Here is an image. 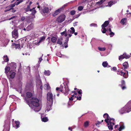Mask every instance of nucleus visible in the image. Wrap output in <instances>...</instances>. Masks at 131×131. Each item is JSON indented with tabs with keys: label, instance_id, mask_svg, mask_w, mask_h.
<instances>
[{
	"label": "nucleus",
	"instance_id": "obj_32",
	"mask_svg": "<svg viewBox=\"0 0 131 131\" xmlns=\"http://www.w3.org/2000/svg\"><path fill=\"white\" fill-rule=\"evenodd\" d=\"M82 96V95H79V96H75L74 97L75 98H77V100H80L81 99Z\"/></svg>",
	"mask_w": 131,
	"mask_h": 131
},
{
	"label": "nucleus",
	"instance_id": "obj_43",
	"mask_svg": "<svg viewBox=\"0 0 131 131\" xmlns=\"http://www.w3.org/2000/svg\"><path fill=\"white\" fill-rule=\"evenodd\" d=\"M45 37L43 36L40 38V40L39 41H42L44 40L45 39Z\"/></svg>",
	"mask_w": 131,
	"mask_h": 131
},
{
	"label": "nucleus",
	"instance_id": "obj_53",
	"mask_svg": "<svg viewBox=\"0 0 131 131\" xmlns=\"http://www.w3.org/2000/svg\"><path fill=\"white\" fill-rule=\"evenodd\" d=\"M41 42V41H38V42H35V44L36 45L38 46L40 45V44Z\"/></svg>",
	"mask_w": 131,
	"mask_h": 131
},
{
	"label": "nucleus",
	"instance_id": "obj_62",
	"mask_svg": "<svg viewBox=\"0 0 131 131\" xmlns=\"http://www.w3.org/2000/svg\"><path fill=\"white\" fill-rule=\"evenodd\" d=\"M68 129L69 130H70V131H72V129L71 127H69L68 128Z\"/></svg>",
	"mask_w": 131,
	"mask_h": 131
},
{
	"label": "nucleus",
	"instance_id": "obj_17",
	"mask_svg": "<svg viewBox=\"0 0 131 131\" xmlns=\"http://www.w3.org/2000/svg\"><path fill=\"white\" fill-rule=\"evenodd\" d=\"M3 58L4 61L6 62H7L9 61V59L7 55L4 56Z\"/></svg>",
	"mask_w": 131,
	"mask_h": 131
},
{
	"label": "nucleus",
	"instance_id": "obj_33",
	"mask_svg": "<svg viewBox=\"0 0 131 131\" xmlns=\"http://www.w3.org/2000/svg\"><path fill=\"white\" fill-rule=\"evenodd\" d=\"M125 127L123 125L121 126L118 129L119 131H121L122 130L124 129Z\"/></svg>",
	"mask_w": 131,
	"mask_h": 131
},
{
	"label": "nucleus",
	"instance_id": "obj_60",
	"mask_svg": "<svg viewBox=\"0 0 131 131\" xmlns=\"http://www.w3.org/2000/svg\"><path fill=\"white\" fill-rule=\"evenodd\" d=\"M11 10H12V12H13V13H14L16 11V10H15L14 8H12V9H11Z\"/></svg>",
	"mask_w": 131,
	"mask_h": 131
},
{
	"label": "nucleus",
	"instance_id": "obj_42",
	"mask_svg": "<svg viewBox=\"0 0 131 131\" xmlns=\"http://www.w3.org/2000/svg\"><path fill=\"white\" fill-rule=\"evenodd\" d=\"M68 37H67L66 38V41H68L69 40V37H70L72 35L69 34V32L68 33Z\"/></svg>",
	"mask_w": 131,
	"mask_h": 131
},
{
	"label": "nucleus",
	"instance_id": "obj_29",
	"mask_svg": "<svg viewBox=\"0 0 131 131\" xmlns=\"http://www.w3.org/2000/svg\"><path fill=\"white\" fill-rule=\"evenodd\" d=\"M125 85V81L124 80H122L121 81V84L119 85V86H121Z\"/></svg>",
	"mask_w": 131,
	"mask_h": 131
},
{
	"label": "nucleus",
	"instance_id": "obj_47",
	"mask_svg": "<svg viewBox=\"0 0 131 131\" xmlns=\"http://www.w3.org/2000/svg\"><path fill=\"white\" fill-rule=\"evenodd\" d=\"M51 41H56V38L54 37H53L51 38Z\"/></svg>",
	"mask_w": 131,
	"mask_h": 131
},
{
	"label": "nucleus",
	"instance_id": "obj_58",
	"mask_svg": "<svg viewBox=\"0 0 131 131\" xmlns=\"http://www.w3.org/2000/svg\"><path fill=\"white\" fill-rule=\"evenodd\" d=\"M114 35V32H110V35L111 36H113Z\"/></svg>",
	"mask_w": 131,
	"mask_h": 131
},
{
	"label": "nucleus",
	"instance_id": "obj_23",
	"mask_svg": "<svg viewBox=\"0 0 131 131\" xmlns=\"http://www.w3.org/2000/svg\"><path fill=\"white\" fill-rule=\"evenodd\" d=\"M16 2L15 3H14L13 4H11L10 5L6 7L5 8H7L8 7H10V8H13V7H14L15 6V5H16Z\"/></svg>",
	"mask_w": 131,
	"mask_h": 131
},
{
	"label": "nucleus",
	"instance_id": "obj_21",
	"mask_svg": "<svg viewBox=\"0 0 131 131\" xmlns=\"http://www.w3.org/2000/svg\"><path fill=\"white\" fill-rule=\"evenodd\" d=\"M44 74L47 76H49L50 75V72L49 70H45Z\"/></svg>",
	"mask_w": 131,
	"mask_h": 131
},
{
	"label": "nucleus",
	"instance_id": "obj_49",
	"mask_svg": "<svg viewBox=\"0 0 131 131\" xmlns=\"http://www.w3.org/2000/svg\"><path fill=\"white\" fill-rule=\"evenodd\" d=\"M78 93H79L80 95H82V91L81 90H80L79 91H78Z\"/></svg>",
	"mask_w": 131,
	"mask_h": 131
},
{
	"label": "nucleus",
	"instance_id": "obj_18",
	"mask_svg": "<svg viewBox=\"0 0 131 131\" xmlns=\"http://www.w3.org/2000/svg\"><path fill=\"white\" fill-rule=\"evenodd\" d=\"M33 24H31L27 27V29H28L27 30H29L30 29L32 28L33 27Z\"/></svg>",
	"mask_w": 131,
	"mask_h": 131
},
{
	"label": "nucleus",
	"instance_id": "obj_59",
	"mask_svg": "<svg viewBox=\"0 0 131 131\" xmlns=\"http://www.w3.org/2000/svg\"><path fill=\"white\" fill-rule=\"evenodd\" d=\"M12 8H10L9 9L6 10H5L4 12H6L7 11H9V10H11V9Z\"/></svg>",
	"mask_w": 131,
	"mask_h": 131
},
{
	"label": "nucleus",
	"instance_id": "obj_39",
	"mask_svg": "<svg viewBox=\"0 0 131 131\" xmlns=\"http://www.w3.org/2000/svg\"><path fill=\"white\" fill-rule=\"evenodd\" d=\"M75 13V11L74 10H73L71 11L70 12V14L71 15H74Z\"/></svg>",
	"mask_w": 131,
	"mask_h": 131
},
{
	"label": "nucleus",
	"instance_id": "obj_2",
	"mask_svg": "<svg viewBox=\"0 0 131 131\" xmlns=\"http://www.w3.org/2000/svg\"><path fill=\"white\" fill-rule=\"evenodd\" d=\"M103 117L105 118L104 121L107 123V126L109 129L112 130L113 129V126L115 124L114 119L110 118L107 113L104 114Z\"/></svg>",
	"mask_w": 131,
	"mask_h": 131
},
{
	"label": "nucleus",
	"instance_id": "obj_31",
	"mask_svg": "<svg viewBox=\"0 0 131 131\" xmlns=\"http://www.w3.org/2000/svg\"><path fill=\"white\" fill-rule=\"evenodd\" d=\"M71 30H70L69 31V32L70 33H72V34H73L75 32V30L74 28L72 27H71L70 28Z\"/></svg>",
	"mask_w": 131,
	"mask_h": 131
},
{
	"label": "nucleus",
	"instance_id": "obj_57",
	"mask_svg": "<svg viewBox=\"0 0 131 131\" xmlns=\"http://www.w3.org/2000/svg\"><path fill=\"white\" fill-rule=\"evenodd\" d=\"M69 33V32H68V31L67 32L66 31V33H65V34H64V35L65 37H67V36L68 33Z\"/></svg>",
	"mask_w": 131,
	"mask_h": 131
},
{
	"label": "nucleus",
	"instance_id": "obj_56",
	"mask_svg": "<svg viewBox=\"0 0 131 131\" xmlns=\"http://www.w3.org/2000/svg\"><path fill=\"white\" fill-rule=\"evenodd\" d=\"M42 57L40 58H39V63L41 62L42 60Z\"/></svg>",
	"mask_w": 131,
	"mask_h": 131
},
{
	"label": "nucleus",
	"instance_id": "obj_9",
	"mask_svg": "<svg viewBox=\"0 0 131 131\" xmlns=\"http://www.w3.org/2000/svg\"><path fill=\"white\" fill-rule=\"evenodd\" d=\"M123 66L124 67V71H126V69L129 67V65L127 62H125L123 64Z\"/></svg>",
	"mask_w": 131,
	"mask_h": 131
},
{
	"label": "nucleus",
	"instance_id": "obj_4",
	"mask_svg": "<svg viewBox=\"0 0 131 131\" xmlns=\"http://www.w3.org/2000/svg\"><path fill=\"white\" fill-rule=\"evenodd\" d=\"M47 102H51V104L53 103V94L51 92H48L47 94Z\"/></svg>",
	"mask_w": 131,
	"mask_h": 131
},
{
	"label": "nucleus",
	"instance_id": "obj_40",
	"mask_svg": "<svg viewBox=\"0 0 131 131\" xmlns=\"http://www.w3.org/2000/svg\"><path fill=\"white\" fill-rule=\"evenodd\" d=\"M83 7L82 6H79L78 7V9L79 11L82 10L83 9Z\"/></svg>",
	"mask_w": 131,
	"mask_h": 131
},
{
	"label": "nucleus",
	"instance_id": "obj_36",
	"mask_svg": "<svg viewBox=\"0 0 131 131\" xmlns=\"http://www.w3.org/2000/svg\"><path fill=\"white\" fill-rule=\"evenodd\" d=\"M30 8V6H29V5H28L27 6V7L26 8H24V9L26 11L28 12L29 11V10Z\"/></svg>",
	"mask_w": 131,
	"mask_h": 131
},
{
	"label": "nucleus",
	"instance_id": "obj_24",
	"mask_svg": "<svg viewBox=\"0 0 131 131\" xmlns=\"http://www.w3.org/2000/svg\"><path fill=\"white\" fill-rule=\"evenodd\" d=\"M42 121L44 122H46L48 121V119L47 117H44L41 119Z\"/></svg>",
	"mask_w": 131,
	"mask_h": 131
},
{
	"label": "nucleus",
	"instance_id": "obj_22",
	"mask_svg": "<svg viewBox=\"0 0 131 131\" xmlns=\"http://www.w3.org/2000/svg\"><path fill=\"white\" fill-rule=\"evenodd\" d=\"M89 122L88 121H86L85 122L84 124V126L85 127H87L89 125Z\"/></svg>",
	"mask_w": 131,
	"mask_h": 131
},
{
	"label": "nucleus",
	"instance_id": "obj_34",
	"mask_svg": "<svg viewBox=\"0 0 131 131\" xmlns=\"http://www.w3.org/2000/svg\"><path fill=\"white\" fill-rule=\"evenodd\" d=\"M124 58H124V57L123 54V55H121L119 57V59L120 60H121V59H124Z\"/></svg>",
	"mask_w": 131,
	"mask_h": 131
},
{
	"label": "nucleus",
	"instance_id": "obj_25",
	"mask_svg": "<svg viewBox=\"0 0 131 131\" xmlns=\"http://www.w3.org/2000/svg\"><path fill=\"white\" fill-rule=\"evenodd\" d=\"M15 75V73L14 72H12L10 75V77L11 79H13Z\"/></svg>",
	"mask_w": 131,
	"mask_h": 131
},
{
	"label": "nucleus",
	"instance_id": "obj_37",
	"mask_svg": "<svg viewBox=\"0 0 131 131\" xmlns=\"http://www.w3.org/2000/svg\"><path fill=\"white\" fill-rule=\"evenodd\" d=\"M126 20L125 18H123L121 21L120 23H123L124 25V24L125 21Z\"/></svg>",
	"mask_w": 131,
	"mask_h": 131
},
{
	"label": "nucleus",
	"instance_id": "obj_61",
	"mask_svg": "<svg viewBox=\"0 0 131 131\" xmlns=\"http://www.w3.org/2000/svg\"><path fill=\"white\" fill-rule=\"evenodd\" d=\"M25 18L24 17H22L21 18V19L22 21H23L25 20Z\"/></svg>",
	"mask_w": 131,
	"mask_h": 131
},
{
	"label": "nucleus",
	"instance_id": "obj_15",
	"mask_svg": "<svg viewBox=\"0 0 131 131\" xmlns=\"http://www.w3.org/2000/svg\"><path fill=\"white\" fill-rule=\"evenodd\" d=\"M5 73L6 74L9 71L10 68L9 67H6L5 68Z\"/></svg>",
	"mask_w": 131,
	"mask_h": 131
},
{
	"label": "nucleus",
	"instance_id": "obj_6",
	"mask_svg": "<svg viewBox=\"0 0 131 131\" xmlns=\"http://www.w3.org/2000/svg\"><path fill=\"white\" fill-rule=\"evenodd\" d=\"M65 17L66 16L64 15H61L57 18V21L58 23H61L64 21Z\"/></svg>",
	"mask_w": 131,
	"mask_h": 131
},
{
	"label": "nucleus",
	"instance_id": "obj_8",
	"mask_svg": "<svg viewBox=\"0 0 131 131\" xmlns=\"http://www.w3.org/2000/svg\"><path fill=\"white\" fill-rule=\"evenodd\" d=\"M52 104H51V102H47V104L46 107V109L48 112L52 109L51 107Z\"/></svg>",
	"mask_w": 131,
	"mask_h": 131
},
{
	"label": "nucleus",
	"instance_id": "obj_46",
	"mask_svg": "<svg viewBox=\"0 0 131 131\" xmlns=\"http://www.w3.org/2000/svg\"><path fill=\"white\" fill-rule=\"evenodd\" d=\"M32 15H34L36 13V10H34V9L32 10Z\"/></svg>",
	"mask_w": 131,
	"mask_h": 131
},
{
	"label": "nucleus",
	"instance_id": "obj_35",
	"mask_svg": "<svg viewBox=\"0 0 131 131\" xmlns=\"http://www.w3.org/2000/svg\"><path fill=\"white\" fill-rule=\"evenodd\" d=\"M63 89V86L62 85H61L59 88V91L61 92H62Z\"/></svg>",
	"mask_w": 131,
	"mask_h": 131
},
{
	"label": "nucleus",
	"instance_id": "obj_3",
	"mask_svg": "<svg viewBox=\"0 0 131 131\" xmlns=\"http://www.w3.org/2000/svg\"><path fill=\"white\" fill-rule=\"evenodd\" d=\"M131 111V101H130L124 107L119 110L121 114H123L126 113H128Z\"/></svg>",
	"mask_w": 131,
	"mask_h": 131
},
{
	"label": "nucleus",
	"instance_id": "obj_5",
	"mask_svg": "<svg viewBox=\"0 0 131 131\" xmlns=\"http://www.w3.org/2000/svg\"><path fill=\"white\" fill-rule=\"evenodd\" d=\"M125 71L126 72V73L124 72L122 70L121 71L118 70L117 71V74H118L123 76L124 78H126L128 76V71Z\"/></svg>",
	"mask_w": 131,
	"mask_h": 131
},
{
	"label": "nucleus",
	"instance_id": "obj_28",
	"mask_svg": "<svg viewBox=\"0 0 131 131\" xmlns=\"http://www.w3.org/2000/svg\"><path fill=\"white\" fill-rule=\"evenodd\" d=\"M68 41H66L63 44L62 46L63 47H64L65 48H67L68 47Z\"/></svg>",
	"mask_w": 131,
	"mask_h": 131
},
{
	"label": "nucleus",
	"instance_id": "obj_7",
	"mask_svg": "<svg viewBox=\"0 0 131 131\" xmlns=\"http://www.w3.org/2000/svg\"><path fill=\"white\" fill-rule=\"evenodd\" d=\"M12 35L13 37L16 39L17 38L18 36V34L17 30L16 29H14L12 32Z\"/></svg>",
	"mask_w": 131,
	"mask_h": 131
},
{
	"label": "nucleus",
	"instance_id": "obj_11",
	"mask_svg": "<svg viewBox=\"0 0 131 131\" xmlns=\"http://www.w3.org/2000/svg\"><path fill=\"white\" fill-rule=\"evenodd\" d=\"M12 47L13 48H15L16 49H19L20 48V45L19 44H16L15 43H13L12 45Z\"/></svg>",
	"mask_w": 131,
	"mask_h": 131
},
{
	"label": "nucleus",
	"instance_id": "obj_1",
	"mask_svg": "<svg viewBox=\"0 0 131 131\" xmlns=\"http://www.w3.org/2000/svg\"><path fill=\"white\" fill-rule=\"evenodd\" d=\"M25 101L27 104L33 109L34 107H37L39 106V100L35 97H32L30 99L28 98L25 99Z\"/></svg>",
	"mask_w": 131,
	"mask_h": 131
},
{
	"label": "nucleus",
	"instance_id": "obj_12",
	"mask_svg": "<svg viewBox=\"0 0 131 131\" xmlns=\"http://www.w3.org/2000/svg\"><path fill=\"white\" fill-rule=\"evenodd\" d=\"M109 22L108 21H105L104 23L102 26V28L106 27L108 24Z\"/></svg>",
	"mask_w": 131,
	"mask_h": 131
},
{
	"label": "nucleus",
	"instance_id": "obj_50",
	"mask_svg": "<svg viewBox=\"0 0 131 131\" xmlns=\"http://www.w3.org/2000/svg\"><path fill=\"white\" fill-rule=\"evenodd\" d=\"M102 4V1H100L97 2L96 3V4L97 5H100Z\"/></svg>",
	"mask_w": 131,
	"mask_h": 131
},
{
	"label": "nucleus",
	"instance_id": "obj_52",
	"mask_svg": "<svg viewBox=\"0 0 131 131\" xmlns=\"http://www.w3.org/2000/svg\"><path fill=\"white\" fill-rule=\"evenodd\" d=\"M100 123L101 122H100L97 121V122L95 123V124L96 126H97L98 125H99Z\"/></svg>",
	"mask_w": 131,
	"mask_h": 131
},
{
	"label": "nucleus",
	"instance_id": "obj_38",
	"mask_svg": "<svg viewBox=\"0 0 131 131\" xmlns=\"http://www.w3.org/2000/svg\"><path fill=\"white\" fill-rule=\"evenodd\" d=\"M114 2L112 1H110L108 3V5L111 7L113 4Z\"/></svg>",
	"mask_w": 131,
	"mask_h": 131
},
{
	"label": "nucleus",
	"instance_id": "obj_10",
	"mask_svg": "<svg viewBox=\"0 0 131 131\" xmlns=\"http://www.w3.org/2000/svg\"><path fill=\"white\" fill-rule=\"evenodd\" d=\"M62 9V8H60L59 9H58L57 10H56L54 12V14H52V15L54 17L56 16L58 14H59Z\"/></svg>",
	"mask_w": 131,
	"mask_h": 131
},
{
	"label": "nucleus",
	"instance_id": "obj_13",
	"mask_svg": "<svg viewBox=\"0 0 131 131\" xmlns=\"http://www.w3.org/2000/svg\"><path fill=\"white\" fill-rule=\"evenodd\" d=\"M32 95V94L30 92H28L26 93V96L28 98H30Z\"/></svg>",
	"mask_w": 131,
	"mask_h": 131
},
{
	"label": "nucleus",
	"instance_id": "obj_41",
	"mask_svg": "<svg viewBox=\"0 0 131 131\" xmlns=\"http://www.w3.org/2000/svg\"><path fill=\"white\" fill-rule=\"evenodd\" d=\"M102 29H103V30H102V32L103 33H105L106 32V29L105 27H103V28H102Z\"/></svg>",
	"mask_w": 131,
	"mask_h": 131
},
{
	"label": "nucleus",
	"instance_id": "obj_16",
	"mask_svg": "<svg viewBox=\"0 0 131 131\" xmlns=\"http://www.w3.org/2000/svg\"><path fill=\"white\" fill-rule=\"evenodd\" d=\"M64 89L65 90V93H67V94H68V92L70 91V90L69 89L67 85H66L64 87Z\"/></svg>",
	"mask_w": 131,
	"mask_h": 131
},
{
	"label": "nucleus",
	"instance_id": "obj_19",
	"mask_svg": "<svg viewBox=\"0 0 131 131\" xmlns=\"http://www.w3.org/2000/svg\"><path fill=\"white\" fill-rule=\"evenodd\" d=\"M49 11V9L48 7L45 8L42 10V11L43 13H47Z\"/></svg>",
	"mask_w": 131,
	"mask_h": 131
},
{
	"label": "nucleus",
	"instance_id": "obj_48",
	"mask_svg": "<svg viewBox=\"0 0 131 131\" xmlns=\"http://www.w3.org/2000/svg\"><path fill=\"white\" fill-rule=\"evenodd\" d=\"M66 31H67L66 30V29L65 31H63L62 32H61V35L62 36L64 35V34H65V33H66Z\"/></svg>",
	"mask_w": 131,
	"mask_h": 131
},
{
	"label": "nucleus",
	"instance_id": "obj_44",
	"mask_svg": "<svg viewBox=\"0 0 131 131\" xmlns=\"http://www.w3.org/2000/svg\"><path fill=\"white\" fill-rule=\"evenodd\" d=\"M120 86L121 87L122 89L123 90H124L126 89V85H123V86Z\"/></svg>",
	"mask_w": 131,
	"mask_h": 131
},
{
	"label": "nucleus",
	"instance_id": "obj_51",
	"mask_svg": "<svg viewBox=\"0 0 131 131\" xmlns=\"http://www.w3.org/2000/svg\"><path fill=\"white\" fill-rule=\"evenodd\" d=\"M111 70L114 71H115L117 70V69L116 67H113L112 68V69H111Z\"/></svg>",
	"mask_w": 131,
	"mask_h": 131
},
{
	"label": "nucleus",
	"instance_id": "obj_14",
	"mask_svg": "<svg viewBox=\"0 0 131 131\" xmlns=\"http://www.w3.org/2000/svg\"><path fill=\"white\" fill-rule=\"evenodd\" d=\"M10 66L13 69H16V63L15 62H12L10 64Z\"/></svg>",
	"mask_w": 131,
	"mask_h": 131
},
{
	"label": "nucleus",
	"instance_id": "obj_63",
	"mask_svg": "<svg viewBox=\"0 0 131 131\" xmlns=\"http://www.w3.org/2000/svg\"><path fill=\"white\" fill-rule=\"evenodd\" d=\"M15 16H13L12 17H11L10 18H9V20H10L13 18H14L15 17Z\"/></svg>",
	"mask_w": 131,
	"mask_h": 131
},
{
	"label": "nucleus",
	"instance_id": "obj_55",
	"mask_svg": "<svg viewBox=\"0 0 131 131\" xmlns=\"http://www.w3.org/2000/svg\"><path fill=\"white\" fill-rule=\"evenodd\" d=\"M57 43L59 44L60 45H62V41H57Z\"/></svg>",
	"mask_w": 131,
	"mask_h": 131
},
{
	"label": "nucleus",
	"instance_id": "obj_27",
	"mask_svg": "<svg viewBox=\"0 0 131 131\" xmlns=\"http://www.w3.org/2000/svg\"><path fill=\"white\" fill-rule=\"evenodd\" d=\"M15 123L16 124V126L17 128H18L19 127V125L20 124V122L18 121H15Z\"/></svg>",
	"mask_w": 131,
	"mask_h": 131
},
{
	"label": "nucleus",
	"instance_id": "obj_30",
	"mask_svg": "<svg viewBox=\"0 0 131 131\" xmlns=\"http://www.w3.org/2000/svg\"><path fill=\"white\" fill-rule=\"evenodd\" d=\"M98 49L100 51H104L106 49L105 48H101L100 47H98Z\"/></svg>",
	"mask_w": 131,
	"mask_h": 131
},
{
	"label": "nucleus",
	"instance_id": "obj_54",
	"mask_svg": "<svg viewBox=\"0 0 131 131\" xmlns=\"http://www.w3.org/2000/svg\"><path fill=\"white\" fill-rule=\"evenodd\" d=\"M90 26H97V25L95 24L94 23H92L91 24Z\"/></svg>",
	"mask_w": 131,
	"mask_h": 131
},
{
	"label": "nucleus",
	"instance_id": "obj_20",
	"mask_svg": "<svg viewBox=\"0 0 131 131\" xmlns=\"http://www.w3.org/2000/svg\"><path fill=\"white\" fill-rule=\"evenodd\" d=\"M108 65V63L106 61L103 62L102 65L104 67H106Z\"/></svg>",
	"mask_w": 131,
	"mask_h": 131
},
{
	"label": "nucleus",
	"instance_id": "obj_45",
	"mask_svg": "<svg viewBox=\"0 0 131 131\" xmlns=\"http://www.w3.org/2000/svg\"><path fill=\"white\" fill-rule=\"evenodd\" d=\"M74 97V95H72V96L69 98V100L70 101H72Z\"/></svg>",
	"mask_w": 131,
	"mask_h": 131
},
{
	"label": "nucleus",
	"instance_id": "obj_64",
	"mask_svg": "<svg viewBox=\"0 0 131 131\" xmlns=\"http://www.w3.org/2000/svg\"><path fill=\"white\" fill-rule=\"evenodd\" d=\"M20 3V2L19 1L18 2H17L16 3V5H17L19 4Z\"/></svg>",
	"mask_w": 131,
	"mask_h": 131
},
{
	"label": "nucleus",
	"instance_id": "obj_26",
	"mask_svg": "<svg viewBox=\"0 0 131 131\" xmlns=\"http://www.w3.org/2000/svg\"><path fill=\"white\" fill-rule=\"evenodd\" d=\"M123 54L124 58L126 59L129 58L130 57V56L129 55L125 53H124Z\"/></svg>",
	"mask_w": 131,
	"mask_h": 131
}]
</instances>
